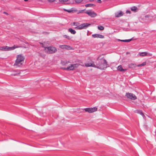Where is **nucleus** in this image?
I'll list each match as a JSON object with an SVG mask.
<instances>
[{"label": "nucleus", "instance_id": "18", "mask_svg": "<svg viewBox=\"0 0 156 156\" xmlns=\"http://www.w3.org/2000/svg\"><path fill=\"white\" fill-rule=\"evenodd\" d=\"M141 57H144L147 56V53L146 52H140L139 53Z\"/></svg>", "mask_w": 156, "mask_h": 156}, {"label": "nucleus", "instance_id": "8", "mask_svg": "<svg viewBox=\"0 0 156 156\" xmlns=\"http://www.w3.org/2000/svg\"><path fill=\"white\" fill-rule=\"evenodd\" d=\"M126 95L128 98L132 100H135L137 99V97L132 93H126Z\"/></svg>", "mask_w": 156, "mask_h": 156}, {"label": "nucleus", "instance_id": "34", "mask_svg": "<svg viewBox=\"0 0 156 156\" xmlns=\"http://www.w3.org/2000/svg\"><path fill=\"white\" fill-rule=\"evenodd\" d=\"M149 16H149V15H147V16H145V17L146 18H148V17H149Z\"/></svg>", "mask_w": 156, "mask_h": 156}, {"label": "nucleus", "instance_id": "6", "mask_svg": "<svg viewBox=\"0 0 156 156\" xmlns=\"http://www.w3.org/2000/svg\"><path fill=\"white\" fill-rule=\"evenodd\" d=\"M65 11H66L70 13L71 12H77V14L83 13L84 12L85 9L80 10L78 11L76 9H64Z\"/></svg>", "mask_w": 156, "mask_h": 156}, {"label": "nucleus", "instance_id": "12", "mask_svg": "<svg viewBox=\"0 0 156 156\" xmlns=\"http://www.w3.org/2000/svg\"><path fill=\"white\" fill-rule=\"evenodd\" d=\"M134 112L138 114H139L141 115L144 119H145L146 117L145 116V115L144 114V113L142 111L140 110H135L134 111Z\"/></svg>", "mask_w": 156, "mask_h": 156}, {"label": "nucleus", "instance_id": "32", "mask_svg": "<svg viewBox=\"0 0 156 156\" xmlns=\"http://www.w3.org/2000/svg\"><path fill=\"white\" fill-rule=\"evenodd\" d=\"M62 69H63L64 70H68L67 68H62Z\"/></svg>", "mask_w": 156, "mask_h": 156}, {"label": "nucleus", "instance_id": "1", "mask_svg": "<svg viewBox=\"0 0 156 156\" xmlns=\"http://www.w3.org/2000/svg\"><path fill=\"white\" fill-rule=\"evenodd\" d=\"M97 60L99 61V63L96 66V68L101 70L105 69L108 66V62L104 58L103 55H100L97 58Z\"/></svg>", "mask_w": 156, "mask_h": 156}, {"label": "nucleus", "instance_id": "17", "mask_svg": "<svg viewBox=\"0 0 156 156\" xmlns=\"http://www.w3.org/2000/svg\"><path fill=\"white\" fill-rule=\"evenodd\" d=\"M128 66L129 68H135L137 67V65L135 64L131 63Z\"/></svg>", "mask_w": 156, "mask_h": 156}, {"label": "nucleus", "instance_id": "25", "mask_svg": "<svg viewBox=\"0 0 156 156\" xmlns=\"http://www.w3.org/2000/svg\"><path fill=\"white\" fill-rule=\"evenodd\" d=\"M69 0H59V1L61 3H64L67 2Z\"/></svg>", "mask_w": 156, "mask_h": 156}, {"label": "nucleus", "instance_id": "13", "mask_svg": "<svg viewBox=\"0 0 156 156\" xmlns=\"http://www.w3.org/2000/svg\"><path fill=\"white\" fill-rule=\"evenodd\" d=\"M85 66L87 67H96V66L95 65L94 62L89 63L85 64Z\"/></svg>", "mask_w": 156, "mask_h": 156}, {"label": "nucleus", "instance_id": "15", "mask_svg": "<svg viewBox=\"0 0 156 156\" xmlns=\"http://www.w3.org/2000/svg\"><path fill=\"white\" fill-rule=\"evenodd\" d=\"M117 69L118 70L121 72H125L126 70V69H123L122 66L121 65L118 66L117 68Z\"/></svg>", "mask_w": 156, "mask_h": 156}, {"label": "nucleus", "instance_id": "19", "mask_svg": "<svg viewBox=\"0 0 156 156\" xmlns=\"http://www.w3.org/2000/svg\"><path fill=\"white\" fill-rule=\"evenodd\" d=\"M68 31L73 34H75L76 33V32L74 30L71 28L69 29Z\"/></svg>", "mask_w": 156, "mask_h": 156}, {"label": "nucleus", "instance_id": "21", "mask_svg": "<svg viewBox=\"0 0 156 156\" xmlns=\"http://www.w3.org/2000/svg\"><path fill=\"white\" fill-rule=\"evenodd\" d=\"M132 40V39H129L128 40H120L117 39L118 41H121L124 42H129Z\"/></svg>", "mask_w": 156, "mask_h": 156}, {"label": "nucleus", "instance_id": "4", "mask_svg": "<svg viewBox=\"0 0 156 156\" xmlns=\"http://www.w3.org/2000/svg\"><path fill=\"white\" fill-rule=\"evenodd\" d=\"M45 51L48 54H53L55 53L57 51L56 48L54 47H44Z\"/></svg>", "mask_w": 156, "mask_h": 156}, {"label": "nucleus", "instance_id": "5", "mask_svg": "<svg viewBox=\"0 0 156 156\" xmlns=\"http://www.w3.org/2000/svg\"><path fill=\"white\" fill-rule=\"evenodd\" d=\"M20 47L18 46H16L14 45L12 47H9L7 46L5 47H1L0 48V50L2 51H11L14 50V49Z\"/></svg>", "mask_w": 156, "mask_h": 156}, {"label": "nucleus", "instance_id": "14", "mask_svg": "<svg viewBox=\"0 0 156 156\" xmlns=\"http://www.w3.org/2000/svg\"><path fill=\"white\" fill-rule=\"evenodd\" d=\"M92 36L94 38H103L104 37V36L103 35L99 34H93L92 35Z\"/></svg>", "mask_w": 156, "mask_h": 156}, {"label": "nucleus", "instance_id": "33", "mask_svg": "<svg viewBox=\"0 0 156 156\" xmlns=\"http://www.w3.org/2000/svg\"><path fill=\"white\" fill-rule=\"evenodd\" d=\"M3 13H4L5 14L7 15H8V13H7L5 12H3Z\"/></svg>", "mask_w": 156, "mask_h": 156}, {"label": "nucleus", "instance_id": "22", "mask_svg": "<svg viewBox=\"0 0 156 156\" xmlns=\"http://www.w3.org/2000/svg\"><path fill=\"white\" fill-rule=\"evenodd\" d=\"M146 62H144L141 64H139V65H137V67H141L143 66H145L146 65Z\"/></svg>", "mask_w": 156, "mask_h": 156}, {"label": "nucleus", "instance_id": "30", "mask_svg": "<svg viewBox=\"0 0 156 156\" xmlns=\"http://www.w3.org/2000/svg\"><path fill=\"white\" fill-rule=\"evenodd\" d=\"M126 13L127 14H130V13H131V12L127 10L126 11Z\"/></svg>", "mask_w": 156, "mask_h": 156}, {"label": "nucleus", "instance_id": "31", "mask_svg": "<svg viewBox=\"0 0 156 156\" xmlns=\"http://www.w3.org/2000/svg\"><path fill=\"white\" fill-rule=\"evenodd\" d=\"M97 2L98 3H101V0H97Z\"/></svg>", "mask_w": 156, "mask_h": 156}, {"label": "nucleus", "instance_id": "10", "mask_svg": "<svg viewBox=\"0 0 156 156\" xmlns=\"http://www.w3.org/2000/svg\"><path fill=\"white\" fill-rule=\"evenodd\" d=\"M78 66L79 65L78 64H73L68 66L67 69L68 70H73L74 69L77 68Z\"/></svg>", "mask_w": 156, "mask_h": 156}, {"label": "nucleus", "instance_id": "35", "mask_svg": "<svg viewBox=\"0 0 156 156\" xmlns=\"http://www.w3.org/2000/svg\"><path fill=\"white\" fill-rule=\"evenodd\" d=\"M25 2H27L28 0H24Z\"/></svg>", "mask_w": 156, "mask_h": 156}, {"label": "nucleus", "instance_id": "20", "mask_svg": "<svg viewBox=\"0 0 156 156\" xmlns=\"http://www.w3.org/2000/svg\"><path fill=\"white\" fill-rule=\"evenodd\" d=\"M131 11L136 12L138 11V9L135 6L132 7L131 8Z\"/></svg>", "mask_w": 156, "mask_h": 156}, {"label": "nucleus", "instance_id": "7", "mask_svg": "<svg viewBox=\"0 0 156 156\" xmlns=\"http://www.w3.org/2000/svg\"><path fill=\"white\" fill-rule=\"evenodd\" d=\"M84 12L92 17H94L97 16V14L95 12L91 10H87Z\"/></svg>", "mask_w": 156, "mask_h": 156}, {"label": "nucleus", "instance_id": "2", "mask_svg": "<svg viewBox=\"0 0 156 156\" xmlns=\"http://www.w3.org/2000/svg\"><path fill=\"white\" fill-rule=\"evenodd\" d=\"M25 59L24 57L21 54L18 55L16 56V59L14 64L16 67H20L23 64Z\"/></svg>", "mask_w": 156, "mask_h": 156}, {"label": "nucleus", "instance_id": "28", "mask_svg": "<svg viewBox=\"0 0 156 156\" xmlns=\"http://www.w3.org/2000/svg\"><path fill=\"white\" fill-rule=\"evenodd\" d=\"M83 0H75V2L77 3H79L81 2Z\"/></svg>", "mask_w": 156, "mask_h": 156}, {"label": "nucleus", "instance_id": "36", "mask_svg": "<svg viewBox=\"0 0 156 156\" xmlns=\"http://www.w3.org/2000/svg\"><path fill=\"white\" fill-rule=\"evenodd\" d=\"M155 110L156 111V108L155 109Z\"/></svg>", "mask_w": 156, "mask_h": 156}, {"label": "nucleus", "instance_id": "3", "mask_svg": "<svg viewBox=\"0 0 156 156\" xmlns=\"http://www.w3.org/2000/svg\"><path fill=\"white\" fill-rule=\"evenodd\" d=\"M91 25L90 23H84L80 25L79 23L73 22L72 25V26H75L74 28L76 30H80L83 29H85Z\"/></svg>", "mask_w": 156, "mask_h": 156}, {"label": "nucleus", "instance_id": "29", "mask_svg": "<svg viewBox=\"0 0 156 156\" xmlns=\"http://www.w3.org/2000/svg\"><path fill=\"white\" fill-rule=\"evenodd\" d=\"M92 5L89 4H86L85 5V6L86 7H88L89 6H91Z\"/></svg>", "mask_w": 156, "mask_h": 156}, {"label": "nucleus", "instance_id": "11", "mask_svg": "<svg viewBox=\"0 0 156 156\" xmlns=\"http://www.w3.org/2000/svg\"><path fill=\"white\" fill-rule=\"evenodd\" d=\"M59 47L62 49H65L68 50L73 49V48L70 46L66 45H60Z\"/></svg>", "mask_w": 156, "mask_h": 156}, {"label": "nucleus", "instance_id": "23", "mask_svg": "<svg viewBox=\"0 0 156 156\" xmlns=\"http://www.w3.org/2000/svg\"><path fill=\"white\" fill-rule=\"evenodd\" d=\"M19 74V73H18V72H17L15 71H13L12 72V73H11V75L12 76H15L17 75V74Z\"/></svg>", "mask_w": 156, "mask_h": 156}, {"label": "nucleus", "instance_id": "27", "mask_svg": "<svg viewBox=\"0 0 156 156\" xmlns=\"http://www.w3.org/2000/svg\"><path fill=\"white\" fill-rule=\"evenodd\" d=\"M49 3H53L55 2L57 0H47Z\"/></svg>", "mask_w": 156, "mask_h": 156}, {"label": "nucleus", "instance_id": "24", "mask_svg": "<svg viewBox=\"0 0 156 156\" xmlns=\"http://www.w3.org/2000/svg\"><path fill=\"white\" fill-rule=\"evenodd\" d=\"M63 37L64 38H66L67 39H68V40H70L72 37L67 35H64L63 36Z\"/></svg>", "mask_w": 156, "mask_h": 156}, {"label": "nucleus", "instance_id": "9", "mask_svg": "<svg viewBox=\"0 0 156 156\" xmlns=\"http://www.w3.org/2000/svg\"><path fill=\"white\" fill-rule=\"evenodd\" d=\"M82 110H84L86 112L91 113L97 111V108H86L84 109H82Z\"/></svg>", "mask_w": 156, "mask_h": 156}, {"label": "nucleus", "instance_id": "16", "mask_svg": "<svg viewBox=\"0 0 156 156\" xmlns=\"http://www.w3.org/2000/svg\"><path fill=\"white\" fill-rule=\"evenodd\" d=\"M123 14V12L122 11H120L115 13V16L116 17H119L122 16Z\"/></svg>", "mask_w": 156, "mask_h": 156}, {"label": "nucleus", "instance_id": "26", "mask_svg": "<svg viewBox=\"0 0 156 156\" xmlns=\"http://www.w3.org/2000/svg\"><path fill=\"white\" fill-rule=\"evenodd\" d=\"M98 29L100 30H103L104 29V27L103 26H98Z\"/></svg>", "mask_w": 156, "mask_h": 156}]
</instances>
